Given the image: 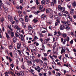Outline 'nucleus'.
Wrapping results in <instances>:
<instances>
[{
	"label": "nucleus",
	"mask_w": 76,
	"mask_h": 76,
	"mask_svg": "<svg viewBox=\"0 0 76 76\" xmlns=\"http://www.w3.org/2000/svg\"><path fill=\"white\" fill-rule=\"evenodd\" d=\"M18 37L19 38H21L22 41H24V37H23V35L22 34H19L18 35Z\"/></svg>",
	"instance_id": "1"
},
{
	"label": "nucleus",
	"mask_w": 76,
	"mask_h": 76,
	"mask_svg": "<svg viewBox=\"0 0 76 76\" xmlns=\"http://www.w3.org/2000/svg\"><path fill=\"white\" fill-rule=\"evenodd\" d=\"M50 11L51 12H53L52 9L50 8H49L48 9H47L46 10V12L47 13H50Z\"/></svg>",
	"instance_id": "2"
},
{
	"label": "nucleus",
	"mask_w": 76,
	"mask_h": 76,
	"mask_svg": "<svg viewBox=\"0 0 76 76\" xmlns=\"http://www.w3.org/2000/svg\"><path fill=\"white\" fill-rule=\"evenodd\" d=\"M8 20L10 22H12V21H13V18L12 16H10V15H8Z\"/></svg>",
	"instance_id": "3"
},
{
	"label": "nucleus",
	"mask_w": 76,
	"mask_h": 76,
	"mask_svg": "<svg viewBox=\"0 0 76 76\" xmlns=\"http://www.w3.org/2000/svg\"><path fill=\"white\" fill-rule=\"evenodd\" d=\"M65 28V26L63 25H61L59 27L60 30H64Z\"/></svg>",
	"instance_id": "4"
},
{
	"label": "nucleus",
	"mask_w": 76,
	"mask_h": 76,
	"mask_svg": "<svg viewBox=\"0 0 76 76\" xmlns=\"http://www.w3.org/2000/svg\"><path fill=\"white\" fill-rule=\"evenodd\" d=\"M25 21L26 22H28V21H29V17L28 16L26 15L25 17Z\"/></svg>",
	"instance_id": "5"
},
{
	"label": "nucleus",
	"mask_w": 76,
	"mask_h": 76,
	"mask_svg": "<svg viewBox=\"0 0 76 76\" xmlns=\"http://www.w3.org/2000/svg\"><path fill=\"white\" fill-rule=\"evenodd\" d=\"M16 32L18 34H20L22 32V29L20 28L17 29Z\"/></svg>",
	"instance_id": "6"
},
{
	"label": "nucleus",
	"mask_w": 76,
	"mask_h": 76,
	"mask_svg": "<svg viewBox=\"0 0 76 76\" xmlns=\"http://www.w3.org/2000/svg\"><path fill=\"white\" fill-rule=\"evenodd\" d=\"M32 27L31 25H30L28 26V29L29 31H31L32 30Z\"/></svg>",
	"instance_id": "7"
},
{
	"label": "nucleus",
	"mask_w": 76,
	"mask_h": 76,
	"mask_svg": "<svg viewBox=\"0 0 76 76\" xmlns=\"http://www.w3.org/2000/svg\"><path fill=\"white\" fill-rule=\"evenodd\" d=\"M70 14L71 15H73V14L75 13V11L73 9H71L70 10Z\"/></svg>",
	"instance_id": "8"
},
{
	"label": "nucleus",
	"mask_w": 76,
	"mask_h": 76,
	"mask_svg": "<svg viewBox=\"0 0 76 76\" xmlns=\"http://www.w3.org/2000/svg\"><path fill=\"white\" fill-rule=\"evenodd\" d=\"M8 28L10 29L11 30V31H13V30L12 29H13V26L12 25H11L10 26H8Z\"/></svg>",
	"instance_id": "9"
},
{
	"label": "nucleus",
	"mask_w": 76,
	"mask_h": 76,
	"mask_svg": "<svg viewBox=\"0 0 76 76\" xmlns=\"http://www.w3.org/2000/svg\"><path fill=\"white\" fill-rule=\"evenodd\" d=\"M64 52V53H66V49L64 48V49L63 48H62V50L61 52V54H63Z\"/></svg>",
	"instance_id": "10"
},
{
	"label": "nucleus",
	"mask_w": 76,
	"mask_h": 76,
	"mask_svg": "<svg viewBox=\"0 0 76 76\" xmlns=\"http://www.w3.org/2000/svg\"><path fill=\"white\" fill-rule=\"evenodd\" d=\"M68 25H65V29H70V27Z\"/></svg>",
	"instance_id": "11"
},
{
	"label": "nucleus",
	"mask_w": 76,
	"mask_h": 76,
	"mask_svg": "<svg viewBox=\"0 0 76 76\" xmlns=\"http://www.w3.org/2000/svg\"><path fill=\"white\" fill-rule=\"evenodd\" d=\"M54 17L56 19H60L59 16L58 15H55Z\"/></svg>",
	"instance_id": "12"
},
{
	"label": "nucleus",
	"mask_w": 76,
	"mask_h": 76,
	"mask_svg": "<svg viewBox=\"0 0 76 76\" xmlns=\"http://www.w3.org/2000/svg\"><path fill=\"white\" fill-rule=\"evenodd\" d=\"M22 26H23V28H26V26L24 22H22Z\"/></svg>",
	"instance_id": "13"
},
{
	"label": "nucleus",
	"mask_w": 76,
	"mask_h": 76,
	"mask_svg": "<svg viewBox=\"0 0 76 76\" xmlns=\"http://www.w3.org/2000/svg\"><path fill=\"white\" fill-rule=\"evenodd\" d=\"M14 28L15 29H18L20 28H19V27L18 26L16 25L14 26Z\"/></svg>",
	"instance_id": "14"
},
{
	"label": "nucleus",
	"mask_w": 76,
	"mask_h": 76,
	"mask_svg": "<svg viewBox=\"0 0 76 76\" xmlns=\"http://www.w3.org/2000/svg\"><path fill=\"white\" fill-rule=\"evenodd\" d=\"M16 40H17L16 37H14L13 39V42L14 43H15V42H16Z\"/></svg>",
	"instance_id": "15"
},
{
	"label": "nucleus",
	"mask_w": 76,
	"mask_h": 76,
	"mask_svg": "<svg viewBox=\"0 0 76 76\" xmlns=\"http://www.w3.org/2000/svg\"><path fill=\"white\" fill-rule=\"evenodd\" d=\"M41 4H42L43 6H45V1L44 0H43L41 1Z\"/></svg>",
	"instance_id": "16"
},
{
	"label": "nucleus",
	"mask_w": 76,
	"mask_h": 76,
	"mask_svg": "<svg viewBox=\"0 0 76 76\" xmlns=\"http://www.w3.org/2000/svg\"><path fill=\"white\" fill-rule=\"evenodd\" d=\"M56 47H53V53L54 54H56L57 52V50H56V51H55V50H56V49H55V48Z\"/></svg>",
	"instance_id": "17"
},
{
	"label": "nucleus",
	"mask_w": 76,
	"mask_h": 76,
	"mask_svg": "<svg viewBox=\"0 0 76 76\" xmlns=\"http://www.w3.org/2000/svg\"><path fill=\"white\" fill-rule=\"evenodd\" d=\"M20 45H21V44H19V43H18L17 44V48H18V49H19V48H20Z\"/></svg>",
	"instance_id": "18"
},
{
	"label": "nucleus",
	"mask_w": 76,
	"mask_h": 76,
	"mask_svg": "<svg viewBox=\"0 0 76 76\" xmlns=\"http://www.w3.org/2000/svg\"><path fill=\"white\" fill-rule=\"evenodd\" d=\"M21 23H22V22H23V21H24V19L23 18H20L19 19Z\"/></svg>",
	"instance_id": "19"
},
{
	"label": "nucleus",
	"mask_w": 76,
	"mask_h": 76,
	"mask_svg": "<svg viewBox=\"0 0 76 76\" xmlns=\"http://www.w3.org/2000/svg\"><path fill=\"white\" fill-rule=\"evenodd\" d=\"M14 18L15 20V21H16V22H17V23H19V22L18 21V19L16 18V17H14Z\"/></svg>",
	"instance_id": "20"
},
{
	"label": "nucleus",
	"mask_w": 76,
	"mask_h": 76,
	"mask_svg": "<svg viewBox=\"0 0 76 76\" xmlns=\"http://www.w3.org/2000/svg\"><path fill=\"white\" fill-rule=\"evenodd\" d=\"M60 10H61V12H64L65 11V10L64 8L61 7V8L60 9Z\"/></svg>",
	"instance_id": "21"
},
{
	"label": "nucleus",
	"mask_w": 76,
	"mask_h": 76,
	"mask_svg": "<svg viewBox=\"0 0 76 76\" xmlns=\"http://www.w3.org/2000/svg\"><path fill=\"white\" fill-rule=\"evenodd\" d=\"M43 8V6L42 5H40L39 7V10H42V8Z\"/></svg>",
	"instance_id": "22"
},
{
	"label": "nucleus",
	"mask_w": 76,
	"mask_h": 76,
	"mask_svg": "<svg viewBox=\"0 0 76 76\" xmlns=\"http://www.w3.org/2000/svg\"><path fill=\"white\" fill-rule=\"evenodd\" d=\"M8 73L9 74H11V75H13V74H14V73L12 72L11 71H8Z\"/></svg>",
	"instance_id": "23"
},
{
	"label": "nucleus",
	"mask_w": 76,
	"mask_h": 76,
	"mask_svg": "<svg viewBox=\"0 0 76 76\" xmlns=\"http://www.w3.org/2000/svg\"><path fill=\"white\" fill-rule=\"evenodd\" d=\"M46 18V15H45L44 16L41 17V19H44Z\"/></svg>",
	"instance_id": "24"
},
{
	"label": "nucleus",
	"mask_w": 76,
	"mask_h": 76,
	"mask_svg": "<svg viewBox=\"0 0 76 76\" xmlns=\"http://www.w3.org/2000/svg\"><path fill=\"white\" fill-rule=\"evenodd\" d=\"M72 6L74 7H75L76 6V3L75 2H73L72 3Z\"/></svg>",
	"instance_id": "25"
},
{
	"label": "nucleus",
	"mask_w": 76,
	"mask_h": 76,
	"mask_svg": "<svg viewBox=\"0 0 76 76\" xmlns=\"http://www.w3.org/2000/svg\"><path fill=\"white\" fill-rule=\"evenodd\" d=\"M63 37L64 38H66L67 37V34L65 33L63 34Z\"/></svg>",
	"instance_id": "26"
},
{
	"label": "nucleus",
	"mask_w": 76,
	"mask_h": 76,
	"mask_svg": "<svg viewBox=\"0 0 76 76\" xmlns=\"http://www.w3.org/2000/svg\"><path fill=\"white\" fill-rule=\"evenodd\" d=\"M39 62L41 63V65H44V63H43V61H42V60H41L40 59H39Z\"/></svg>",
	"instance_id": "27"
},
{
	"label": "nucleus",
	"mask_w": 76,
	"mask_h": 76,
	"mask_svg": "<svg viewBox=\"0 0 76 76\" xmlns=\"http://www.w3.org/2000/svg\"><path fill=\"white\" fill-rule=\"evenodd\" d=\"M11 37H14V35H15V34H14V32H12V31H11Z\"/></svg>",
	"instance_id": "28"
},
{
	"label": "nucleus",
	"mask_w": 76,
	"mask_h": 76,
	"mask_svg": "<svg viewBox=\"0 0 76 76\" xmlns=\"http://www.w3.org/2000/svg\"><path fill=\"white\" fill-rule=\"evenodd\" d=\"M67 59L66 58H64L63 59V61L64 63H66V61H67Z\"/></svg>",
	"instance_id": "29"
},
{
	"label": "nucleus",
	"mask_w": 76,
	"mask_h": 76,
	"mask_svg": "<svg viewBox=\"0 0 76 76\" xmlns=\"http://www.w3.org/2000/svg\"><path fill=\"white\" fill-rule=\"evenodd\" d=\"M51 19H53V15L52 14H50L49 15Z\"/></svg>",
	"instance_id": "30"
},
{
	"label": "nucleus",
	"mask_w": 76,
	"mask_h": 76,
	"mask_svg": "<svg viewBox=\"0 0 76 76\" xmlns=\"http://www.w3.org/2000/svg\"><path fill=\"white\" fill-rule=\"evenodd\" d=\"M33 21L34 22V23H36V22H38V20L36 19L35 18H34L33 20Z\"/></svg>",
	"instance_id": "31"
},
{
	"label": "nucleus",
	"mask_w": 76,
	"mask_h": 76,
	"mask_svg": "<svg viewBox=\"0 0 76 76\" xmlns=\"http://www.w3.org/2000/svg\"><path fill=\"white\" fill-rule=\"evenodd\" d=\"M6 35L7 39H9V38H10V37H9V36L8 35V34H7V33H6Z\"/></svg>",
	"instance_id": "32"
},
{
	"label": "nucleus",
	"mask_w": 76,
	"mask_h": 76,
	"mask_svg": "<svg viewBox=\"0 0 76 76\" xmlns=\"http://www.w3.org/2000/svg\"><path fill=\"white\" fill-rule=\"evenodd\" d=\"M53 2V3L55 4H57V1L56 0H52Z\"/></svg>",
	"instance_id": "33"
},
{
	"label": "nucleus",
	"mask_w": 76,
	"mask_h": 76,
	"mask_svg": "<svg viewBox=\"0 0 76 76\" xmlns=\"http://www.w3.org/2000/svg\"><path fill=\"white\" fill-rule=\"evenodd\" d=\"M58 15H59V16H61V17L62 16H63V13H59L58 14Z\"/></svg>",
	"instance_id": "34"
},
{
	"label": "nucleus",
	"mask_w": 76,
	"mask_h": 76,
	"mask_svg": "<svg viewBox=\"0 0 76 76\" xmlns=\"http://www.w3.org/2000/svg\"><path fill=\"white\" fill-rule=\"evenodd\" d=\"M20 75H22L23 76V75H24V74L23 73V72H20Z\"/></svg>",
	"instance_id": "35"
},
{
	"label": "nucleus",
	"mask_w": 76,
	"mask_h": 76,
	"mask_svg": "<svg viewBox=\"0 0 76 76\" xmlns=\"http://www.w3.org/2000/svg\"><path fill=\"white\" fill-rule=\"evenodd\" d=\"M6 4H7L8 6H10V3L9 2V1H7L6 2Z\"/></svg>",
	"instance_id": "36"
},
{
	"label": "nucleus",
	"mask_w": 76,
	"mask_h": 76,
	"mask_svg": "<svg viewBox=\"0 0 76 76\" xmlns=\"http://www.w3.org/2000/svg\"><path fill=\"white\" fill-rule=\"evenodd\" d=\"M35 2H36V3L37 4V5H38V4H39V2H38V0H36Z\"/></svg>",
	"instance_id": "37"
},
{
	"label": "nucleus",
	"mask_w": 76,
	"mask_h": 76,
	"mask_svg": "<svg viewBox=\"0 0 76 76\" xmlns=\"http://www.w3.org/2000/svg\"><path fill=\"white\" fill-rule=\"evenodd\" d=\"M2 43L3 44H5L6 42H5V41L4 40V39H3L2 40Z\"/></svg>",
	"instance_id": "38"
},
{
	"label": "nucleus",
	"mask_w": 76,
	"mask_h": 76,
	"mask_svg": "<svg viewBox=\"0 0 76 76\" xmlns=\"http://www.w3.org/2000/svg\"><path fill=\"white\" fill-rule=\"evenodd\" d=\"M67 37V38H66V40L67 42L69 41V40H70V38H69V37Z\"/></svg>",
	"instance_id": "39"
},
{
	"label": "nucleus",
	"mask_w": 76,
	"mask_h": 76,
	"mask_svg": "<svg viewBox=\"0 0 76 76\" xmlns=\"http://www.w3.org/2000/svg\"><path fill=\"white\" fill-rule=\"evenodd\" d=\"M57 33H58V35H59V36H61V32H60L58 31Z\"/></svg>",
	"instance_id": "40"
},
{
	"label": "nucleus",
	"mask_w": 76,
	"mask_h": 76,
	"mask_svg": "<svg viewBox=\"0 0 76 76\" xmlns=\"http://www.w3.org/2000/svg\"><path fill=\"white\" fill-rule=\"evenodd\" d=\"M50 38H48V39H46V41L47 42H48V41H50Z\"/></svg>",
	"instance_id": "41"
},
{
	"label": "nucleus",
	"mask_w": 76,
	"mask_h": 76,
	"mask_svg": "<svg viewBox=\"0 0 76 76\" xmlns=\"http://www.w3.org/2000/svg\"><path fill=\"white\" fill-rule=\"evenodd\" d=\"M67 7H68L69 8V9H70V7H71V5L69 4L67 5Z\"/></svg>",
	"instance_id": "42"
},
{
	"label": "nucleus",
	"mask_w": 76,
	"mask_h": 76,
	"mask_svg": "<svg viewBox=\"0 0 76 76\" xmlns=\"http://www.w3.org/2000/svg\"><path fill=\"white\" fill-rule=\"evenodd\" d=\"M9 54H10V56H11V57H13V55L12 54V52H10Z\"/></svg>",
	"instance_id": "43"
},
{
	"label": "nucleus",
	"mask_w": 76,
	"mask_h": 76,
	"mask_svg": "<svg viewBox=\"0 0 76 76\" xmlns=\"http://www.w3.org/2000/svg\"><path fill=\"white\" fill-rule=\"evenodd\" d=\"M61 8V5H58V10H60V9Z\"/></svg>",
	"instance_id": "44"
},
{
	"label": "nucleus",
	"mask_w": 76,
	"mask_h": 76,
	"mask_svg": "<svg viewBox=\"0 0 76 76\" xmlns=\"http://www.w3.org/2000/svg\"><path fill=\"white\" fill-rule=\"evenodd\" d=\"M4 9L5 13H7V8H5Z\"/></svg>",
	"instance_id": "45"
},
{
	"label": "nucleus",
	"mask_w": 76,
	"mask_h": 76,
	"mask_svg": "<svg viewBox=\"0 0 76 76\" xmlns=\"http://www.w3.org/2000/svg\"><path fill=\"white\" fill-rule=\"evenodd\" d=\"M34 61H36V63H38L39 61V59H37L35 60Z\"/></svg>",
	"instance_id": "46"
},
{
	"label": "nucleus",
	"mask_w": 76,
	"mask_h": 76,
	"mask_svg": "<svg viewBox=\"0 0 76 76\" xmlns=\"http://www.w3.org/2000/svg\"><path fill=\"white\" fill-rule=\"evenodd\" d=\"M12 2L13 3V4H16V3L15 2V1L12 0Z\"/></svg>",
	"instance_id": "47"
},
{
	"label": "nucleus",
	"mask_w": 76,
	"mask_h": 76,
	"mask_svg": "<svg viewBox=\"0 0 76 76\" xmlns=\"http://www.w3.org/2000/svg\"><path fill=\"white\" fill-rule=\"evenodd\" d=\"M70 22L69 21H68L66 22V23H67V24H68V26L70 25Z\"/></svg>",
	"instance_id": "48"
},
{
	"label": "nucleus",
	"mask_w": 76,
	"mask_h": 76,
	"mask_svg": "<svg viewBox=\"0 0 76 76\" xmlns=\"http://www.w3.org/2000/svg\"><path fill=\"white\" fill-rule=\"evenodd\" d=\"M15 34L16 36V37H17V38H18V33H17L15 32Z\"/></svg>",
	"instance_id": "49"
},
{
	"label": "nucleus",
	"mask_w": 76,
	"mask_h": 76,
	"mask_svg": "<svg viewBox=\"0 0 76 76\" xmlns=\"http://www.w3.org/2000/svg\"><path fill=\"white\" fill-rule=\"evenodd\" d=\"M56 76H60V74L58 72V73L56 74Z\"/></svg>",
	"instance_id": "50"
},
{
	"label": "nucleus",
	"mask_w": 76,
	"mask_h": 76,
	"mask_svg": "<svg viewBox=\"0 0 76 76\" xmlns=\"http://www.w3.org/2000/svg\"><path fill=\"white\" fill-rule=\"evenodd\" d=\"M25 58L26 60H28V59L29 58H28V56H26L25 57Z\"/></svg>",
	"instance_id": "51"
},
{
	"label": "nucleus",
	"mask_w": 76,
	"mask_h": 76,
	"mask_svg": "<svg viewBox=\"0 0 76 76\" xmlns=\"http://www.w3.org/2000/svg\"><path fill=\"white\" fill-rule=\"evenodd\" d=\"M61 23H64V25L65 24H66V22L64 20H63V21H61Z\"/></svg>",
	"instance_id": "52"
},
{
	"label": "nucleus",
	"mask_w": 76,
	"mask_h": 76,
	"mask_svg": "<svg viewBox=\"0 0 76 76\" xmlns=\"http://www.w3.org/2000/svg\"><path fill=\"white\" fill-rule=\"evenodd\" d=\"M46 4H48L50 2V1L49 0H46Z\"/></svg>",
	"instance_id": "53"
},
{
	"label": "nucleus",
	"mask_w": 76,
	"mask_h": 76,
	"mask_svg": "<svg viewBox=\"0 0 76 76\" xmlns=\"http://www.w3.org/2000/svg\"><path fill=\"white\" fill-rule=\"evenodd\" d=\"M13 48V46L12 45H10V46H9V48L10 49H12Z\"/></svg>",
	"instance_id": "54"
},
{
	"label": "nucleus",
	"mask_w": 76,
	"mask_h": 76,
	"mask_svg": "<svg viewBox=\"0 0 76 76\" xmlns=\"http://www.w3.org/2000/svg\"><path fill=\"white\" fill-rule=\"evenodd\" d=\"M18 52V53H19V54H20L21 55L20 56H22V54H21V52H20V50H17Z\"/></svg>",
	"instance_id": "55"
},
{
	"label": "nucleus",
	"mask_w": 76,
	"mask_h": 76,
	"mask_svg": "<svg viewBox=\"0 0 76 76\" xmlns=\"http://www.w3.org/2000/svg\"><path fill=\"white\" fill-rule=\"evenodd\" d=\"M5 75V76H8V73L7 72H6L5 73H4Z\"/></svg>",
	"instance_id": "56"
},
{
	"label": "nucleus",
	"mask_w": 76,
	"mask_h": 76,
	"mask_svg": "<svg viewBox=\"0 0 76 76\" xmlns=\"http://www.w3.org/2000/svg\"><path fill=\"white\" fill-rule=\"evenodd\" d=\"M70 43L71 44H73V40H72L70 42Z\"/></svg>",
	"instance_id": "57"
},
{
	"label": "nucleus",
	"mask_w": 76,
	"mask_h": 76,
	"mask_svg": "<svg viewBox=\"0 0 76 76\" xmlns=\"http://www.w3.org/2000/svg\"><path fill=\"white\" fill-rule=\"evenodd\" d=\"M12 67V68H13V67H14V65H13V64L12 63L11 65H10Z\"/></svg>",
	"instance_id": "58"
},
{
	"label": "nucleus",
	"mask_w": 76,
	"mask_h": 76,
	"mask_svg": "<svg viewBox=\"0 0 76 76\" xmlns=\"http://www.w3.org/2000/svg\"><path fill=\"white\" fill-rule=\"evenodd\" d=\"M61 42H63V38H61Z\"/></svg>",
	"instance_id": "59"
},
{
	"label": "nucleus",
	"mask_w": 76,
	"mask_h": 76,
	"mask_svg": "<svg viewBox=\"0 0 76 76\" xmlns=\"http://www.w3.org/2000/svg\"><path fill=\"white\" fill-rule=\"evenodd\" d=\"M66 39H65L64 41L63 42V44H66V43H65V42H66Z\"/></svg>",
	"instance_id": "60"
},
{
	"label": "nucleus",
	"mask_w": 76,
	"mask_h": 76,
	"mask_svg": "<svg viewBox=\"0 0 76 76\" xmlns=\"http://www.w3.org/2000/svg\"><path fill=\"white\" fill-rule=\"evenodd\" d=\"M16 75H18V76H20V72H17L16 73Z\"/></svg>",
	"instance_id": "61"
},
{
	"label": "nucleus",
	"mask_w": 76,
	"mask_h": 76,
	"mask_svg": "<svg viewBox=\"0 0 76 76\" xmlns=\"http://www.w3.org/2000/svg\"><path fill=\"white\" fill-rule=\"evenodd\" d=\"M48 37L50 36H53V34H49L48 35Z\"/></svg>",
	"instance_id": "62"
},
{
	"label": "nucleus",
	"mask_w": 76,
	"mask_h": 76,
	"mask_svg": "<svg viewBox=\"0 0 76 76\" xmlns=\"http://www.w3.org/2000/svg\"><path fill=\"white\" fill-rule=\"evenodd\" d=\"M0 20L1 21V22H3L4 21V20L3 18H1Z\"/></svg>",
	"instance_id": "63"
},
{
	"label": "nucleus",
	"mask_w": 76,
	"mask_h": 76,
	"mask_svg": "<svg viewBox=\"0 0 76 76\" xmlns=\"http://www.w3.org/2000/svg\"><path fill=\"white\" fill-rule=\"evenodd\" d=\"M73 17L75 19H76V15H73Z\"/></svg>",
	"instance_id": "64"
}]
</instances>
